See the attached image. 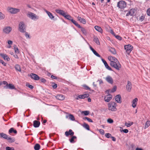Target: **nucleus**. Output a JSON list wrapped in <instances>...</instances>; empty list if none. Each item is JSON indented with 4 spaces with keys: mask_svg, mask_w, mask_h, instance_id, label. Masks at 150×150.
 <instances>
[{
    "mask_svg": "<svg viewBox=\"0 0 150 150\" xmlns=\"http://www.w3.org/2000/svg\"><path fill=\"white\" fill-rule=\"evenodd\" d=\"M4 88L6 89L9 88L10 89H15V87L13 85L10 83L8 84L7 87H4Z\"/></svg>",
    "mask_w": 150,
    "mask_h": 150,
    "instance_id": "22",
    "label": "nucleus"
},
{
    "mask_svg": "<svg viewBox=\"0 0 150 150\" xmlns=\"http://www.w3.org/2000/svg\"><path fill=\"white\" fill-rule=\"evenodd\" d=\"M124 47L126 52L128 54L131 52L133 49V47L130 44L125 45Z\"/></svg>",
    "mask_w": 150,
    "mask_h": 150,
    "instance_id": "7",
    "label": "nucleus"
},
{
    "mask_svg": "<svg viewBox=\"0 0 150 150\" xmlns=\"http://www.w3.org/2000/svg\"><path fill=\"white\" fill-rule=\"evenodd\" d=\"M15 68L16 70L18 71H21V68L20 66L18 64H16L15 65Z\"/></svg>",
    "mask_w": 150,
    "mask_h": 150,
    "instance_id": "30",
    "label": "nucleus"
},
{
    "mask_svg": "<svg viewBox=\"0 0 150 150\" xmlns=\"http://www.w3.org/2000/svg\"><path fill=\"white\" fill-rule=\"evenodd\" d=\"M6 10L7 12L11 14H15L20 11V10L19 8H13L11 7H8Z\"/></svg>",
    "mask_w": 150,
    "mask_h": 150,
    "instance_id": "1",
    "label": "nucleus"
},
{
    "mask_svg": "<svg viewBox=\"0 0 150 150\" xmlns=\"http://www.w3.org/2000/svg\"><path fill=\"white\" fill-rule=\"evenodd\" d=\"M81 28V30L82 32L85 35H86L87 34V32L84 28Z\"/></svg>",
    "mask_w": 150,
    "mask_h": 150,
    "instance_id": "41",
    "label": "nucleus"
},
{
    "mask_svg": "<svg viewBox=\"0 0 150 150\" xmlns=\"http://www.w3.org/2000/svg\"><path fill=\"white\" fill-rule=\"evenodd\" d=\"M112 96L110 94H109L105 96L104 100L106 102H109L112 99Z\"/></svg>",
    "mask_w": 150,
    "mask_h": 150,
    "instance_id": "11",
    "label": "nucleus"
},
{
    "mask_svg": "<svg viewBox=\"0 0 150 150\" xmlns=\"http://www.w3.org/2000/svg\"><path fill=\"white\" fill-rule=\"evenodd\" d=\"M65 135L67 137L69 135L73 136L74 134V132L71 129H69V131H66L65 133Z\"/></svg>",
    "mask_w": 150,
    "mask_h": 150,
    "instance_id": "14",
    "label": "nucleus"
},
{
    "mask_svg": "<svg viewBox=\"0 0 150 150\" xmlns=\"http://www.w3.org/2000/svg\"><path fill=\"white\" fill-rule=\"evenodd\" d=\"M13 132L14 133L16 134L17 133V131L16 130H14L13 128H11L9 130V133H12Z\"/></svg>",
    "mask_w": 150,
    "mask_h": 150,
    "instance_id": "39",
    "label": "nucleus"
},
{
    "mask_svg": "<svg viewBox=\"0 0 150 150\" xmlns=\"http://www.w3.org/2000/svg\"><path fill=\"white\" fill-rule=\"evenodd\" d=\"M66 118H69L72 121L75 120V118L74 116L71 114L69 115L68 116H66Z\"/></svg>",
    "mask_w": 150,
    "mask_h": 150,
    "instance_id": "31",
    "label": "nucleus"
},
{
    "mask_svg": "<svg viewBox=\"0 0 150 150\" xmlns=\"http://www.w3.org/2000/svg\"><path fill=\"white\" fill-rule=\"evenodd\" d=\"M56 97L57 99L60 100H63L65 99V96L62 94H58L57 95Z\"/></svg>",
    "mask_w": 150,
    "mask_h": 150,
    "instance_id": "16",
    "label": "nucleus"
},
{
    "mask_svg": "<svg viewBox=\"0 0 150 150\" xmlns=\"http://www.w3.org/2000/svg\"><path fill=\"white\" fill-rule=\"evenodd\" d=\"M117 89V87L116 86H114L113 88L112 89L111 91V92H114Z\"/></svg>",
    "mask_w": 150,
    "mask_h": 150,
    "instance_id": "50",
    "label": "nucleus"
},
{
    "mask_svg": "<svg viewBox=\"0 0 150 150\" xmlns=\"http://www.w3.org/2000/svg\"><path fill=\"white\" fill-rule=\"evenodd\" d=\"M76 98L77 100H78L79 99H83L81 95H79Z\"/></svg>",
    "mask_w": 150,
    "mask_h": 150,
    "instance_id": "56",
    "label": "nucleus"
},
{
    "mask_svg": "<svg viewBox=\"0 0 150 150\" xmlns=\"http://www.w3.org/2000/svg\"><path fill=\"white\" fill-rule=\"evenodd\" d=\"M109 83L112 84L113 83V80L112 78L110 76H107L105 79Z\"/></svg>",
    "mask_w": 150,
    "mask_h": 150,
    "instance_id": "13",
    "label": "nucleus"
},
{
    "mask_svg": "<svg viewBox=\"0 0 150 150\" xmlns=\"http://www.w3.org/2000/svg\"><path fill=\"white\" fill-rule=\"evenodd\" d=\"M27 16L29 18L32 19H35L37 18V16L35 14L31 12L28 13Z\"/></svg>",
    "mask_w": 150,
    "mask_h": 150,
    "instance_id": "10",
    "label": "nucleus"
},
{
    "mask_svg": "<svg viewBox=\"0 0 150 150\" xmlns=\"http://www.w3.org/2000/svg\"><path fill=\"white\" fill-rule=\"evenodd\" d=\"M93 41L94 42L96 43V44L98 45H100V42H99V40L97 37L96 36H94L93 37Z\"/></svg>",
    "mask_w": 150,
    "mask_h": 150,
    "instance_id": "26",
    "label": "nucleus"
},
{
    "mask_svg": "<svg viewBox=\"0 0 150 150\" xmlns=\"http://www.w3.org/2000/svg\"><path fill=\"white\" fill-rule=\"evenodd\" d=\"M30 76L31 78L36 80H39L40 79L39 77L36 74L31 73L30 74Z\"/></svg>",
    "mask_w": 150,
    "mask_h": 150,
    "instance_id": "18",
    "label": "nucleus"
},
{
    "mask_svg": "<svg viewBox=\"0 0 150 150\" xmlns=\"http://www.w3.org/2000/svg\"><path fill=\"white\" fill-rule=\"evenodd\" d=\"M24 33H25V35L26 39H30V37L29 34L28 33L26 32V31Z\"/></svg>",
    "mask_w": 150,
    "mask_h": 150,
    "instance_id": "35",
    "label": "nucleus"
},
{
    "mask_svg": "<svg viewBox=\"0 0 150 150\" xmlns=\"http://www.w3.org/2000/svg\"><path fill=\"white\" fill-rule=\"evenodd\" d=\"M90 48L91 50L96 56L98 57H100V55L91 46H90Z\"/></svg>",
    "mask_w": 150,
    "mask_h": 150,
    "instance_id": "24",
    "label": "nucleus"
},
{
    "mask_svg": "<svg viewBox=\"0 0 150 150\" xmlns=\"http://www.w3.org/2000/svg\"><path fill=\"white\" fill-rule=\"evenodd\" d=\"M8 43L9 45H11L13 44V42L11 40H9L8 41Z\"/></svg>",
    "mask_w": 150,
    "mask_h": 150,
    "instance_id": "62",
    "label": "nucleus"
},
{
    "mask_svg": "<svg viewBox=\"0 0 150 150\" xmlns=\"http://www.w3.org/2000/svg\"><path fill=\"white\" fill-rule=\"evenodd\" d=\"M45 11L46 13L47 14L49 17L50 18H54V17L53 16L52 14L50 12L47 11L45 9L44 10Z\"/></svg>",
    "mask_w": 150,
    "mask_h": 150,
    "instance_id": "27",
    "label": "nucleus"
},
{
    "mask_svg": "<svg viewBox=\"0 0 150 150\" xmlns=\"http://www.w3.org/2000/svg\"><path fill=\"white\" fill-rule=\"evenodd\" d=\"M12 28L10 26H6L4 27L3 29V32L6 34H9L11 31Z\"/></svg>",
    "mask_w": 150,
    "mask_h": 150,
    "instance_id": "8",
    "label": "nucleus"
},
{
    "mask_svg": "<svg viewBox=\"0 0 150 150\" xmlns=\"http://www.w3.org/2000/svg\"><path fill=\"white\" fill-rule=\"evenodd\" d=\"M107 122L108 123H112L113 122V121L111 119H109L108 120Z\"/></svg>",
    "mask_w": 150,
    "mask_h": 150,
    "instance_id": "55",
    "label": "nucleus"
},
{
    "mask_svg": "<svg viewBox=\"0 0 150 150\" xmlns=\"http://www.w3.org/2000/svg\"><path fill=\"white\" fill-rule=\"evenodd\" d=\"M126 6V3L124 1H121L117 3V6L119 8L122 9Z\"/></svg>",
    "mask_w": 150,
    "mask_h": 150,
    "instance_id": "6",
    "label": "nucleus"
},
{
    "mask_svg": "<svg viewBox=\"0 0 150 150\" xmlns=\"http://www.w3.org/2000/svg\"><path fill=\"white\" fill-rule=\"evenodd\" d=\"M83 99L88 97L89 96V94L88 93H86L84 94L81 95Z\"/></svg>",
    "mask_w": 150,
    "mask_h": 150,
    "instance_id": "42",
    "label": "nucleus"
},
{
    "mask_svg": "<svg viewBox=\"0 0 150 150\" xmlns=\"http://www.w3.org/2000/svg\"><path fill=\"white\" fill-rule=\"evenodd\" d=\"M40 80L43 83H45L46 82V80L44 78H42L40 79Z\"/></svg>",
    "mask_w": 150,
    "mask_h": 150,
    "instance_id": "57",
    "label": "nucleus"
},
{
    "mask_svg": "<svg viewBox=\"0 0 150 150\" xmlns=\"http://www.w3.org/2000/svg\"><path fill=\"white\" fill-rule=\"evenodd\" d=\"M71 22L77 27L79 28H81V27L79 25L74 19H70Z\"/></svg>",
    "mask_w": 150,
    "mask_h": 150,
    "instance_id": "29",
    "label": "nucleus"
},
{
    "mask_svg": "<svg viewBox=\"0 0 150 150\" xmlns=\"http://www.w3.org/2000/svg\"><path fill=\"white\" fill-rule=\"evenodd\" d=\"M0 137H2L5 139H7L8 137L7 135L3 132L0 133Z\"/></svg>",
    "mask_w": 150,
    "mask_h": 150,
    "instance_id": "28",
    "label": "nucleus"
},
{
    "mask_svg": "<svg viewBox=\"0 0 150 150\" xmlns=\"http://www.w3.org/2000/svg\"><path fill=\"white\" fill-rule=\"evenodd\" d=\"M40 145L39 144H37L35 145L34 149L35 150H39L40 149Z\"/></svg>",
    "mask_w": 150,
    "mask_h": 150,
    "instance_id": "38",
    "label": "nucleus"
},
{
    "mask_svg": "<svg viewBox=\"0 0 150 150\" xmlns=\"http://www.w3.org/2000/svg\"><path fill=\"white\" fill-rule=\"evenodd\" d=\"M132 83L129 81H128L126 86V88L128 91H130L132 88Z\"/></svg>",
    "mask_w": 150,
    "mask_h": 150,
    "instance_id": "20",
    "label": "nucleus"
},
{
    "mask_svg": "<svg viewBox=\"0 0 150 150\" xmlns=\"http://www.w3.org/2000/svg\"><path fill=\"white\" fill-rule=\"evenodd\" d=\"M95 29L98 32L102 33L103 30L101 28L98 26H96L94 27Z\"/></svg>",
    "mask_w": 150,
    "mask_h": 150,
    "instance_id": "25",
    "label": "nucleus"
},
{
    "mask_svg": "<svg viewBox=\"0 0 150 150\" xmlns=\"http://www.w3.org/2000/svg\"><path fill=\"white\" fill-rule=\"evenodd\" d=\"M28 86L31 89H32L33 88V86L32 85H28Z\"/></svg>",
    "mask_w": 150,
    "mask_h": 150,
    "instance_id": "63",
    "label": "nucleus"
},
{
    "mask_svg": "<svg viewBox=\"0 0 150 150\" xmlns=\"http://www.w3.org/2000/svg\"><path fill=\"white\" fill-rule=\"evenodd\" d=\"M138 99L137 98H135L132 101V106L133 108H135L137 105Z\"/></svg>",
    "mask_w": 150,
    "mask_h": 150,
    "instance_id": "12",
    "label": "nucleus"
},
{
    "mask_svg": "<svg viewBox=\"0 0 150 150\" xmlns=\"http://www.w3.org/2000/svg\"><path fill=\"white\" fill-rule=\"evenodd\" d=\"M82 113H83L85 115H87L89 114V112L88 111H82Z\"/></svg>",
    "mask_w": 150,
    "mask_h": 150,
    "instance_id": "43",
    "label": "nucleus"
},
{
    "mask_svg": "<svg viewBox=\"0 0 150 150\" xmlns=\"http://www.w3.org/2000/svg\"><path fill=\"white\" fill-rule=\"evenodd\" d=\"M108 110L111 111H115L117 110V104L114 102H110L108 104Z\"/></svg>",
    "mask_w": 150,
    "mask_h": 150,
    "instance_id": "2",
    "label": "nucleus"
},
{
    "mask_svg": "<svg viewBox=\"0 0 150 150\" xmlns=\"http://www.w3.org/2000/svg\"><path fill=\"white\" fill-rule=\"evenodd\" d=\"M115 38L118 40H121L122 39V38L120 36L118 35H115Z\"/></svg>",
    "mask_w": 150,
    "mask_h": 150,
    "instance_id": "52",
    "label": "nucleus"
},
{
    "mask_svg": "<svg viewBox=\"0 0 150 150\" xmlns=\"http://www.w3.org/2000/svg\"><path fill=\"white\" fill-rule=\"evenodd\" d=\"M14 50L15 53L16 54H18L19 53V51L18 48L14 47Z\"/></svg>",
    "mask_w": 150,
    "mask_h": 150,
    "instance_id": "49",
    "label": "nucleus"
},
{
    "mask_svg": "<svg viewBox=\"0 0 150 150\" xmlns=\"http://www.w3.org/2000/svg\"><path fill=\"white\" fill-rule=\"evenodd\" d=\"M105 136L107 138H111V135L109 133H106L105 134Z\"/></svg>",
    "mask_w": 150,
    "mask_h": 150,
    "instance_id": "45",
    "label": "nucleus"
},
{
    "mask_svg": "<svg viewBox=\"0 0 150 150\" xmlns=\"http://www.w3.org/2000/svg\"><path fill=\"white\" fill-rule=\"evenodd\" d=\"M109 51L113 54H116V51L114 48H111L109 50Z\"/></svg>",
    "mask_w": 150,
    "mask_h": 150,
    "instance_id": "36",
    "label": "nucleus"
},
{
    "mask_svg": "<svg viewBox=\"0 0 150 150\" xmlns=\"http://www.w3.org/2000/svg\"><path fill=\"white\" fill-rule=\"evenodd\" d=\"M6 139H7L8 142H9L12 143L14 142L15 141L14 139L11 137H8Z\"/></svg>",
    "mask_w": 150,
    "mask_h": 150,
    "instance_id": "33",
    "label": "nucleus"
},
{
    "mask_svg": "<svg viewBox=\"0 0 150 150\" xmlns=\"http://www.w3.org/2000/svg\"><path fill=\"white\" fill-rule=\"evenodd\" d=\"M123 132L127 133L128 132V130L127 129H125L121 131V132Z\"/></svg>",
    "mask_w": 150,
    "mask_h": 150,
    "instance_id": "54",
    "label": "nucleus"
},
{
    "mask_svg": "<svg viewBox=\"0 0 150 150\" xmlns=\"http://www.w3.org/2000/svg\"><path fill=\"white\" fill-rule=\"evenodd\" d=\"M112 35H113L114 36L115 35V33H114L113 31L112 30H111L110 31Z\"/></svg>",
    "mask_w": 150,
    "mask_h": 150,
    "instance_id": "64",
    "label": "nucleus"
},
{
    "mask_svg": "<svg viewBox=\"0 0 150 150\" xmlns=\"http://www.w3.org/2000/svg\"><path fill=\"white\" fill-rule=\"evenodd\" d=\"M26 25L24 22H20L18 25L19 31L22 33L25 32L26 31Z\"/></svg>",
    "mask_w": 150,
    "mask_h": 150,
    "instance_id": "3",
    "label": "nucleus"
},
{
    "mask_svg": "<svg viewBox=\"0 0 150 150\" xmlns=\"http://www.w3.org/2000/svg\"><path fill=\"white\" fill-rule=\"evenodd\" d=\"M53 84H54V85L52 86V87L53 88H56L57 87V85L55 83H53Z\"/></svg>",
    "mask_w": 150,
    "mask_h": 150,
    "instance_id": "58",
    "label": "nucleus"
},
{
    "mask_svg": "<svg viewBox=\"0 0 150 150\" xmlns=\"http://www.w3.org/2000/svg\"><path fill=\"white\" fill-rule=\"evenodd\" d=\"M79 20L81 23L83 24H85L86 23V21L85 19H79Z\"/></svg>",
    "mask_w": 150,
    "mask_h": 150,
    "instance_id": "44",
    "label": "nucleus"
},
{
    "mask_svg": "<svg viewBox=\"0 0 150 150\" xmlns=\"http://www.w3.org/2000/svg\"><path fill=\"white\" fill-rule=\"evenodd\" d=\"M83 86L86 89V90H90V88H89L88 86L86 85H83Z\"/></svg>",
    "mask_w": 150,
    "mask_h": 150,
    "instance_id": "60",
    "label": "nucleus"
},
{
    "mask_svg": "<svg viewBox=\"0 0 150 150\" xmlns=\"http://www.w3.org/2000/svg\"><path fill=\"white\" fill-rule=\"evenodd\" d=\"M133 124V122H125V125L127 127H129Z\"/></svg>",
    "mask_w": 150,
    "mask_h": 150,
    "instance_id": "32",
    "label": "nucleus"
},
{
    "mask_svg": "<svg viewBox=\"0 0 150 150\" xmlns=\"http://www.w3.org/2000/svg\"><path fill=\"white\" fill-rule=\"evenodd\" d=\"M77 137L75 136H73L71 139H69V141L71 143H74L75 142L74 139H76Z\"/></svg>",
    "mask_w": 150,
    "mask_h": 150,
    "instance_id": "34",
    "label": "nucleus"
},
{
    "mask_svg": "<svg viewBox=\"0 0 150 150\" xmlns=\"http://www.w3.org/2000/svg\"><path fill=\"white\" fill-rule=\"evenodd\" d=\"M3 83L4 85H6V86H5L4 87H7V85H8V83L6 81H3Z\"/></svg>",
    "mask_w": 150,
    "mask_h": 150,
    "instance_id": "61",
    "label": "nucleus"
},
{
    "mask_svg": "<svg viewBox=\"0 0 150 150\" xmlns=\"http://www.w3.org/2000/svg\"><path fill=\"white\" fill-rule=\"evenodd\" d=\"M115 100L117 103H120L122 102L120 95H118L116 96L115 97Z\"/></svg>",
    "mask_w": 150,
    "mask_h": 150,
    "instance_id": "19",
    "label": "nucleus"
},
{
    "mask_svg": "<svg viewBox=\"0 0 150 150\" xmlns=\"http://www.w3.org/2000/svg\"><path fill=\"white\" fill-rule=\"evenodd\" d=\"M6 150H14V149L13 147H10L8 146L6 147Z\"/></svg>",
    "mask_w": 150,
    "mask_h": 150,
    "instance_id": "51",
    "label": "nucleus"
},
{
    "mask_svg": "<svg viewBox=\"0 0 150 150\" xmlns=\"http://www.w3.org/2000/svg\"><path fill=\"white\" fill-rule=\"evenodd\" d=\"M0 62L4 66H6V63H5L2 60L0 59Z\"/></svg>",
    "mask_w": 150,
    "mask_h": 150,
    "instance_id": "53",
    "label": "nucleus"
},
{
    "mask_svg": "<svg viewBox=\"0 0 150 150\" xmlns=\"http://www.w3.org/2000/svg\"><path fill=\"white\" fill-rule=\"evenodd\" d=\"M127 13L126 14V16H133L135 13V10L134 9H132L130 10L127 11Z\"/></svg>",
    "mask_w": 150,
    "mask_h": 150,
    "instance_id": "9",
    "label": "nucleus"
},
{
    "mask_svg": "<svg viewBox=\"0 0 150 150\" xmlns=\"http://www.w3.org/2000/svg\"><path fill=\"white\" fill-rule=\"evenodd\" d=\"M100 133L102 134L103 135L104 134V131L103 129H99L98 130Z\"/></svg>",
    "mask_w": 150,
    "mask_h": 150,
    "instance_id": "48",
    "label": "nucleus"
},
{
    "mask_svg": "<svg viewBox=\"0 0 150 150\" xmlns=\"http://www.w3.org/2000/svg\"><path fill=\"white\" fill-rule=\"evenodd\" d=\"M55 11L57 13L63 16L66 19H70L71 18V16L69 15L62 10L56 9Z\"/></svg>",
    "mask_w": 150,
    "mask_h": 150,
    "instance_id": "4",
    "label": "nucleus"
},
{
    "mask_svg": "<svg viewBox=\"0 0 150 150\" xmlns=\"http://www.w3.org/2000/svg\"><path fill=\"white\" fill-rule=\"evenodd\" d=\"M4 15L1 12H0V19H4Z\"/></svg>",
    "mask_w": 150,
    "mask_h": 150,
    "instance_id": "47",
    "label": "nucleus"
},
{
    "mask_svg": "<svg viewBox=\"0 0 150 150\" xmlns=\"http://www.w3.org/2000/svg\"><path fill=\"white\" fill-rule=\"evenodd\" d=\"M108 59L110 61V62L115 61H118L117 59L115 57L110 56L108 57Z\"/></svg>",
    "mask_w": 150,
    "mask_h": 150,
    "instance_id": "21",
    "label": "nucleus"
},
{
    "mask_svg": "<svg viewBox=\"0 0 150 150\" xmlns=\"http://www.w3.org/2000/svg\"><path fill=\"white\" fill-rule=\"evenodd\" d=\"M147 14L148 16H150V8L148 9L147 10Z\"/></svg>",
    "mask_w": 150,
    "mask_h": 150,
    "instance_id": "59",
    "label": "nucleus"
},
{
    "mask_svg": "<svg viewBox=\"0 0 150 150\" xmlns=\"http://www.w3.org/2000/svg\"><path fill=\"white\" fill-rule=\"evenodd\" d=\"M101 60L103 63H104L106 68L109 70H111V68L109 67L106 61L103 58L101 59Z\"/></svg>",
    "mask_w": 150,
    "mask_h": 150,
    "instance_id": "17",
    "label": "nucleus"
},
{
    "mask_svg": "<svg viewBox=\"0 0 150 150\" xmlns=\"http://www.w3.org/2000/svg\"><path fill=\"white\" fill-rule=\"evenodd\" d=\"M83 127L88 130H89V125L86 123H84L83 125Z\"/></svg>",
    "mask_w": 150,
    "mask_h": 150,
    "instance_id": "40",
    "label": "nucleus"
},
{
    "mask_svg": "<svg viewBox=\"0 0 150 150\" xmlns=\"http://www.w3.org/2000/svg\"><path fill=\"white\" fill-rule=\"evenodd\" d=\"M150 125V121L149 120H147L145 124V125L144 126L145 129L147 128Z\"/></svg>",
    "mask_w": 150,
    "mask_h": 150,
    "instance_id": "37",
    "label": "nucleus"
},
{
    "mask_svg": "<svg viewBox=\"0 0 150 150\" xmlns=\"http://www.w3.org/2000/svg\"><path fill=\"white\" fill-rule=\"evenodd\" d=\"M110 64L112 67L117 70H119L121 67V65L118 61L110 62Z\"/></svg>",
    "mask_w": 150,
    "mask_h": 150,
    "instance_id": "5",
    "label": "nucleus"
},
{
    "mask_svg": "<svg viewBox=\"0 0 150 150\" xmlns=\"http://www.w3.org/2000/svg\"><path fill=\"white\" fill-rule=\"evenodd\" d=\"M84 119L86 120L87 121L90 122H93L92 120L91 119L87 117H85L84 118Z\"/></svg>",
    "mask_w": 150,
    "mask_h": 150,
    "instance_id": "46",
    "label": "nucleus"
},
{
    "mask_svg": "<svg viewBox=\"0 0 150 150\" xmlns=\"http://www.w3.org/2000/svg\"><path fill=\"white\" fill-rule=\"evenodd\" d=\"M0 55L3 57L4 60H6L7 61H9L10 59V58L6 54L1 53H0Z\"/></svg>",
    "mask_w": 150,
    "mask_h": 150,
    "instance_id": "15",
    "label": "nucleus"
},
{
    "mask_svg": "<svg viewBox=\"0 0 150 150\" xmlns=\"http://www.w3.org/2000/svg\"><path fill=\"white\" fill-rule=\"evenodd\" d=\"M40 123L39 122L36 120H35L33 121V126L35 127H38L40 125Z\"/></svg>",
    "mask_w": 150,
    "mask_h": 150,
    "instance_id": "23",
    "label": "nucleus"
}]
</instances>
